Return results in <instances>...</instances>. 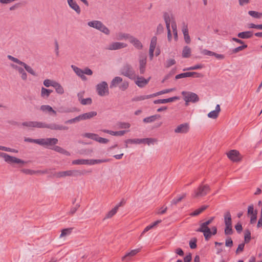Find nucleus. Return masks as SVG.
I'll return each instance as SVG.
<instances>
[{"mask_svg": "<svg viewBox=\"0 0 262 262\" xmlns=\"http://www.w3.org/2000/svg\"><path fill=\"white\" fill-rule=\"evenodd\" d=\"M97 115V113L96 111H91L89 112H87L81 115H79V116L69 119L68 120H67L65 122V123L66 124H73L76 122H78L82 120H86L88 119H91L94 117L96 116Z\"/></svg>", "mask_w": 262, "mask_h": 262, "instance_id": "obj_1", "label": "nucleus"}, {"mask_svg": "<svg viewBox=\"0 0 262 262\" xmlns=\"http://www.w3.org/2000/svg\"><path fill=\"white\" fill-rule=\"evenodd\" d=\"M214 219V217H211L208 221L200 224V228L196 231L203 233L206 241H208L211 236V229L208 227Z\"/></svg>", "mask_w": 262, "mask_h": 262, "instance_id": "obj_2", "label": "nucleus"}, {"mask_svg": "<svg viewBox=\"0 0 262 262\" xmlns=\"http://www.w3.org/2000/svg\"><path fill=\"white\" fill-rule=\"evenodd\" d=\"M108 159H77L72 161L73 165H93L102 163L107 162Z\"/></svg>", "mask_w": 262, "mask_h": 262, "instance_id": "obj_3", "label": "nucleus"}, {"mask_svg": "<svg viewBox=\"0 0 262 262\" xmlns=\"http://www.w3.org/2000/svg\"><path fill=\"white\" fill-rule=\"evenodd\" d=\"M88 25L92 28H95L105 35H108L110 31L101 21L99 20H93L88 23Z\"/></svg>", "mask_w": 262, "mask_h": 262, "instance_id": "obj_4", "label": "nucleus"}, {"mask_svg": "<svg viewBox=\"0 0 262 262\" xmlns=\"http://www.w3.org/2000/svg\"><path fill=\"white\" fill-rule=\"evenodd\" d=\"M84 172L79 170H69L67 171H59L55 174L56 178H64L66 177H79L83 174Z\"/></svg>", "mask_w": 262, "mask_h": 262, "instance_id": "obj_5", "label": "nucleus"}, {"mask_svg": "<svg viewBox=\"0 0 262 262\" xmlns=\"http://www.w3.org/2000/svg\"><path fill=\"white\" fill-rule=\"evenodd\" d=\"M121 73L122 75L131 79H135L137 77L136 72L132 66L128 63L125 64L123 66L121 70Z\"/></svg>", "mask_w": 262, "mask_h": 262, "instance_id": "obj_6", "label": "nucleus"}, {"mask_svg": "<svg viewBox=\"0 0 262 262\" xmlns=\"http://www.w3.org/2000/svg\"><path fill=\"white\" fill-rule=\"evenodd\" d=\"M7 58L13 62L23 67L24 69L30 74L32 75L33 76H36V73L34 71V70L30 66H28L26 63L20 61L18 58H15L10 55H8L7 56Z\"/></svg>", "mask_w": 262, "mask_h": 262, "instance_id": "obj_7", "label": "nucleus"}, {"mask_svg": "<svg viewBox=\"0 0 262 262\" xmlns=\"http://www.w3.org/2000/svg\"><path fill=\"white\" fill-rule=\"evenodd\" d=\"M0 157L4 158L5 161L9 164L17 163L24 164L26 163V162L20 159L11 156L5 152H0Z\"/></svg>", "mask_w": 262, "mask_h": 262, "instance_id": "obj_8", "label": "nucleus"}, {"mask_svg": "<svg viewBox=\"0 0 262 262\" xmlns=\"http://www.w3.org/2000/svg\"><path fill=\"white\" fill-rule=\"evenodd\" d=\"M96 90L98 95L104 96L109 94L108 84L106 82L102 81L96 85Z\"/></svg>", "mask_w": 262, "mask_h": 262, "instance_id": "obj_9", "label": "nucleus"}, {"mask_svg": "<svg viewBox=\"0 0 262 262\" xmlns=\"http://www.w3.org/2000/svg\"><path fill=\"white\" fill-rule=\"evenodd\" d=\"M210 191L209 186L207 185H201L194 192L192 195L194 198H198L200 196H203L206 195L207 193Z\"/></svg>", "mask_w": 262, "mask_h": 262, "instance_id": "obj_10", "label": "nucleus"}, {"mask_svg": "<svg viewBox=\"0 0 262 262\" xmlns=\"http://www.w3.org/2000/svg\"><path fill=\"white\" fill-rule=\"evenodd\" d=\"M182 94L187 104L189 102H196L199 100L198 96L192 92L183 91Z\"/></svg>", "mask_w": 262, "mask_h": 262, "instance_id": "obj_11", "label": "nucleus"}, {"mask_svg": "<svg viewBox=\"0 0 262 262\" xmlns=\"http://www.w3.org/2000/svg\"><path fill=\"white\" fill-rule=\"evenodd\" d=\"M147 62V56L146 54L140 52L139 54V71L141 74H143L145 72L146 66Z\"/></svg>", "mask_w": 262, "mask_h": 262, "instance_id": "obj_12", "label": "nucleus"}, {"mask_svg": "<svg viewBox=\"0 0 262 262\" xmlns=\"http://www.w3.org/2000/svg\"><path fill=\"white\" fill-rule=\"evenodd\" d=\"M193 77L195 78H202L203 77V75L200 73L195 72H189L186 73H183L178 75H177L175 77L176 79L183 78L186 77Z\"/></svg>", "mask_w": 262, "mask_h": 262, "instance_id": "obj_13", "label": "nucleus"}, {"mask_svg": "<svg viewBox=\"0 0 262 262\" xmlns=\"http://www.w3.org/2000/svg\"><path fill=\"white\" fill-rule=\"evenodd\" d=\"M10 67L15 70L20 75L21 78L23 80H26L27 79V74L25 71L24 68L19 64H15L14 63H11Z\"/></svg>", "mask_w": 262, "mask_h": 262, "instance_id": "obj_14", "label": "nucleus"}, {"mask_svg": "<svg viewBox=\"0 0 262 262\" xmlns=\"http://www.w3.org/2000/svg\"><path fill=\"white\" fill-rule=\"evenodd\" d=\"M58 139L55 138H48L45 139H39V144L42 146H52L58 143Z\"/></svg>", "mask_w": 262, "mask_h": 262, "instance_id": "obj_15", "label": "nucleus"}, {"mask_svg": "<svg viewBox=\"0 0 262 262\" xmlns=\"http://www.w3.org/2000/svg\"><path fill=\"white\" fill-rule=\"evenodd\" d=\"M127 45L121 42H113L110 43L106 47V49L108 50H117L125 48Z\"/></svg>", "mask_w": 262, "mask_h": 262, "instance_id": "obj_16", "label": "nucleus"}, {"mask_svg": "<svg viewBox=\"0 0 262 262\" xmlns=\"http://www.w3.org/2000/svg\"><path fill=\"white\" fill-rule=\"evenodd\" d=\"M190 129L189 125L187 123H185L179 125L174 130L176 134H184L187 133Z\"/></svg>", "mask_w": 262, "mask_h": 262, "instance_id": "obj_17", "label": "nucleus"}, {"mask_svg": "<svg viewBox=\"0 0 262 262\" xmlns=\"http://www.w3.org/2000/svg\"><path fill=\"white\" fill-rule=\"evenodd\" d=\"M182 31L184 35V39L185 42L187 44L190 43L191 39L188 33V25L184 22L182 24Z\"/></svg>", "mask_w": 262, "mask_h": 262, "instance_id": "obj_18", "label": "nucleus"}, {"mask_svg": "<svg viewBox=\"0 0 262 262\" xmlns=\"http://www.w3.org/2000/svg\"><path fill=\"white\" fill-rule=\"evenodd\" d=\"M129 42L137 49L141 50L143 49V46L141 41L137 38L133 36L130 37Z\"/></svg>", "mask_w": 262, "mask_h": 262, "instance_id": "obj_19", "label": "nucleus"}, {"mask_svg": "<svg viewBox=\"0 0 262 262\" xmlns=\"http://www.w3.org/2000/svg\"><path fill=\"white\" fill-rule=\"evenodd\" d=\"M48 128L54 130H67L69 129L68 126L56 123L48 124Z\"/></svg>", "mask_w": 262, "mask_h": 262, "instance_id": "obj_20", "label": "nucleus"}, {"mask_svg": "<svg viewBox=\"0 0 262 262\" xmlns=\"http://www.w3.org/2000/svg\"><path fill=\"white\" fill-rule=\"evenodd\" d=\"M40 110L45 113H48L51 115H56V111L49 105H42L40 107Z\"/></svg>", "mask_w": 262, "mask_h": 262, "instance_id": "obj_21", "label": "nucleus"}, {"mask_svg": "<svg viewBox=\"0 0 262 262\" xmlns=\"http://www.w3.org/2000/svg\"><path fill=\"white\" fill-rule=\"evenodd\" d=\"M137 80L135 81L136 84L140 88L145 86L149 82L150 77L148 79H145L143 77H139L137 76Z\"/></svg>", "mask_w": 262, "mask_h": 262, "instance_id": "obj_22", "label": "nucleus"}, {"mask_svg": "<svg viewBox=\"0 0 262 262\" xmlns=\"http://www.w3.org/2000/svg\"><path fill=\"white\" fill-rule=\"evenodd\" d=\"M71 68L74 71V72L76 73V74L78 76L80 77L82 80H86L87 79L86 76L84 75H83V70L79 68L78 67L74 65H72Z\"/></svg>", "mask_w": 262, "mask_h": 262, "instance_id": "obj_23", "label": "nucleus"}, {"mask_svg": "<svg viewBox=\"0 0 262 262\" xmlns=\"http://www.w3.org/2000/svg\"><path fill=\"white\" fill-rule=\"evenodd\" d=\"M67 2L71 8L75 11L77 14L80 13V8L74 0H67Z\"/></svg>", "mask_w": 262, "mask_h": 262, "instance_id": "obj_24", "label": "nucleus"}, {"mask_svg": "<svg viewBox=\"0 0 262 262\" xmlns=\"http://www.w3.org/2000/svg\"><path fill=\"white\" fill-rule=\"evenodd\" d=\"M238 152L235 150H232L228 154V157L232 161L236 162L239 160Z\"/></svg>", "mask_w": 262, "mask_h": 262, "instance_id": "obj_25", "label": "nucleus"}, {"mask_svg": "<svg viewBox=\"0 0 262 262\" xmlns=\"http://www.w3.org/2000/svg\"><path fill=\"white\" fill-rule=\"evenodd\" d=\"M220 111H221L220 106L219 104H217L215 107V110L209 112L207 116L210 118L216 119L218 117Z\"/></svg>", "mask_w": 262, "mask_h": 262, "instance_id": "obj_26", "label": "nucleus"}, {"mask_svg": "<svg viewBox=\"0 0 262 262\" xmlns=\"http://www.w3.org/2000/svg\"><path fill=\"white\" fill-rule=\"evenodd\" d=\"M140 251V249H137L132 250L130 252L126 253L123 257L122 258V260H125L128 261L130 260V257L134 256L136 254H137Z\"/></svg>", "mask_w": 262, "mask_h": 262, "instance_id": "obj_27", "label": "nucleus"}, {"mask_svg": "<svg viewBox=\"0 0 262 262\" xmlns=\"http://www.w3.org/2000/svg\"><path fill=\"white\" fill-rule=\"evenodd\" d=\"M122 78L119 76L114 77L110 83V88L111 89L119 86L121 82H122Z\"/></svg>", "mask_w": 262, "mask_h": 262, "instance_id": "obj_28", "label": "nucleus"}, {"mask_svg": "<svg viewBox=\"0 0 262 262\" xmlns=\"http://www.w3.org/2000/svg\"><path fill=\"white\" fill-rule=\"evenodd\" d=\"M131 35L128 33H125L122 32H119L116 34V37L117 40H129L130 37H131Z\"/></svg>", "mask_w": 262, "mask_h": 262, "instance_id": "obj_29", "label": "nucleus"}, {"mask_svg": "<svg viewBox=\"0 0 262 262\" xmlns=\"http://www.w3.org/2000/svg\"><path fill=\"white\" fill-rule=\"evenodd\" d=\"M253 36V32L252 31H245L238 33L237 34L238 37L242 39H248L252 37Z\"/></svg>", "mask_w": 262, "mask_h": 262, "instance_id": "obj_30", "label": "nucleus"}, {"mask_svg": "<svg viewBox=\"0 0 262 262\" xmlns=\"http://www.w3.org/2000/svg\"><path fill=\"white\" fill-rule=\"evenodd\" d=\"M224 219L225 226L232 225L231 215L229 211L224 213Z\"/></svg>", "mask_w": 262, "mask_h": 262, "instance_id": "obj_31", "label": "nucleus"}, {"mask_svg": "<svg viewBox=\"0 0 262 262\" xmlns=\"http://www.w3.org/2000/svg\"><path fill=\"white\" fill-rule=\"evenodd\" d=\"M160 118H161V116L160 115L156 114L155 115H152V116L145 118L143 119V121L144 123H151V122H153L155 121L156 120L160 119Z\"/></svg>", "mask_w": 262, "mask_h": 262, "instance_id": "obj_32", "label": "nucleus"}, {"mask_svg": "<svg viewBox=\"0 0 262 262\" xmlns=\"http://www.w3.org/2000/svg\"><path fill=\"white\" fill-rule=\"evenodd\" d=\"M142 144H146L148 146L150 145H154L157 143L158 140L156 138H147L142 139Z\"/></svg>", "mask_w": 262, "mask_h": 262, "instance_id": "obj_33", "label": "nucleus"}, {"mask_svg": "<svg viewBox=\"0 0 262 262\" xmlns=\"http://www.w3.org/2000/svg\"><path fill=\"white\" fill-rule=\"evenodd\" d=\"M151 98H153L152 94L150 95H140V96H137L135 97H134L132 99L133 101H142L145 99H149Z\"/></svg>", "mask_w": 262, "mask_h": 262, "instance_id": "obj_34", "label": "nucleus"}, {"mask_svg": "<svg viewBox=\"0 0 262 262\" xmlns=\"http://www.w3.org/2000/svg\"><path fill=\"white\" fill-rule=\"evenodd\" d=\"M191 50L188 46H185L182 50V56L183 58H189L191 55Z\"/></svg>", "mask_w": 262, "mask_h": 262, "instance_id": "obj_35", "label": "nucleus"}, {"mask_svg": "<svg viewBox=\"0 0 262 262\" xmlns=\"http://www.w3.org/2000/svg\"><path fill=\"white\" fill-rule=\"evenodd\" d=\"M52 92V90L42 87L41 90V96L43 98H48Z\"/></svg>", "mask_w": 262, "mask_h": 262, "instance_id": "obj_36", "label": "nucleus"}, {"mask_svg": "<svg viewBox=\"0 0 262 262\" xmlns=\"http://www.w3.org/2000/svg\"><path fill=\"white\" fill-rule=\"evenodd\" d=\"M53 88H55L56 92L59 94H63L64 93V89L60 84L56 82L53 85Z\"/></svg>", "mask_w": 262, "mask_h": 262, "instance_id": "obj_37", "label": "nucleus"}, {"mask_svg": "<svg viewBox=\"0 0 262 262\" xmlns=\"http://www.w3.org/2000/svg\"><path fill=\"white\" fill-rule=\"evenodd\" d=\"M34 127L38 128H48V124L39 121H34Z\"/></svg>", "mask_w": 262, "mask_h": 262, "instance_id": "obj_38", "label": "nucleus"}, {"mask_svg": "<svg viewBox=\"0 0 262 262\" xmlns=\"http://www.w3.org/2000/svg\"><path fill=\"white\" fill-rule=\"evenodd\" d=\"M157 38L156 36H154L151 38L150 42V46H149V51H155L156 45H157Z\"/></svg>", "mask_w": 262, "mask_h": 262, "instance_id": "obj_39", "label": "nucleus"}, {"mask_svg": "<svg viewBox=\"0 0 262 262\" xmlns=\"http://www.w3.org/2000/svg\"><path fill=\"white\" fill-rule=\"evenodd\" d=\"M117 211L118 207H115L113 209H112L106 214L103 220H104L107 219L111 218L117 213Z\"/></svg>", "mask_w": 262, "mask_h": 262, "instance_id": "obj_40", "label": "nucleus"}, {"mask_svg": "<svg viewBox=\"0 0 262 262\" xmlns=\"http://www.w3.org/2000/svg\"><path fill=\"white\" fill-rule=\"evenodd\" d=\"M142 139H127L124 142L127 144H142Z\"/></svg>", "mask_w": 262, "mask_h": 262, "instance_id": "obj_41", "label": "nucleus"}, {"mask_svg": "<svg viewBox=\"0 0 262 262\" xmlns=\"http://www.w3.org/2000/svg\"><path fill=\"white\" fill-rule=\"evenodd\" d=\"M248 14L251 16L255 18H260L262 17V13L258 12L255 11H249Z\"/></svg>", "mask_w": 262, "mask_h": 262, "instance_id": "obj_42", "label": "nucleus"}, {"mask_svg": "<svg viewBox=\"0 0 262 262\" xmlns=\"http://www.w3.org/2000/svg\"><path fill=\"white\" fill-rule=\"evenodd\" d=\"M72 228H66L64 229L61 231V233L60 235V237L62 238L70 235L72 232Z\"/></svg>", "mask_w": 262, "mask_h": 262, "instance_id": "obj_43", "label": "nucleus"}, {"mask_svg": "<svg viewBox=\"0 0 262 262\" xmlns=\"http://www.w3.org/2000/svg\"><path fill=\"white\" fill-rule=\"evenodd\" d=\"M174 89H166V90H164L159 91L157 93H154V94H152L153 97H156L157 96H159V95H160L162 94L168 93L169 92H171L174 91Z\"/></svg>", "mask_w": 262, "mask_h": 262, "instance_id": "obj_44", "label": "nucleus"}, {"mask_svg": "<svg viewBox=\"0 0 262 262\" xmlns=\"http://www.w3.org/2000/svg\"><path fill=\"white\" fill-rule=\"evenodd\" d=\"M207 208V206H203L200 208L195 210L194 212H192L190 215L191 216H196L200 214L202 212L205 210Z\"/></svg>", "mask_w": 262, "mask_h": 262, "instance_id": "obj_45", "label": "nucleus"}, {"mask_svg": "<svg viewBox=\"0 0 262 262\" xmlns=\"http://www.w3.org/2000/svg\"><path fill=\"white\" fill-rule=\"evenodd\" d=\"M128 82L127 81H123L119 85V88L121 91H125L128 88Z\"/></svg>", "mask_w": 262, "mask_h": 262, "instance_id": "obj_46", "label": "nucleus"}, {"mask_svg": "<svg viewBox=\"0 0 262 262\" xmlns=\"http://www.w3.org/2000/svg\"><path fill=\"white\" fill-rule=\"evenodd\" d=\"M171 28L172 29L173 35L174 37V39L176 40L178 39V32H177V24L176 22L173 21L171 23Z\"/></svg>", "mask_w": 262, "mask_h": 262, "instance_id": "obj_47", "label": "nucleus"}, {"mask_svg": "<svg viewBox=\"0 0 262 262\" xmlns=\"http://www.w3.org/2000/svg\"><path fill=\"white\" fill-rule=\"evenodd\" d=\"M247 48V45L246 44H244L241 46H239L237 48L233 49L232 51V53L235 54V53H237L244 50L245 49H246Z\"/></svg>", "mask_w": 262, "mask_h": 262, "instance_id": "obj_48", "label": "nucleus"}, {"mask_svg": "<svg viewBox=\"0 0 262 262\" xmlns=\"http://www.w3.org/2000/svg\"><path fill=\"white\" fill-rule=\"evenodd\" d=\"M97 136H98V135H97V134H93V133H85V134H83V135H82V136L83 137L88 138L94 140L95 141H96V140H97L96 138H97Z\"/></svg>", "mask_w": 262, "mask_h": 262, "instance_id": "obj_49", "label": "nucleus"}, {"mask_svg": "<svg viewBox=\"0 0 262 262\" xmlns=\"http://www.w3.org/2000/svg\"><path fill=\"white\" fill-rule=\"evenodd\" d=\"M186 196V193H184L181 196H179L177 198H174L173 199L171 202L172 205H176L177 203L180 202L183 198H184Z\"/></svg>", "mask_w": 262, "mask_h": 262, "instance_id": "obj_50", "label": "nucleus"}, {"mask_svg": "<svg viewBox=\"0 0 262 262\" xmlns=\"http://www.w3.org/2000/svg\"><path fill=\"white\" fill-rule=\"evenodd\" d=\"M118 127L122 129L129 128L130 127V124L127 122H120L118 123Z\"/></svg>", "mask_w": 262, "mask_h": 262, "instance_id": "obj_51", "label": "nucleus"}, {"mask_svg": "<svg viewBox=\"0 0 262 262\" xmlns=\"http://www.w3.org/2000/svg\"><path fill=\"white\" fill-rule=\"evenodd\" d=\"M127 130H120V131H112L111 133V135L115 136H123L126 133H127Z\"/></svg>", "mask_w": 262, "mask_h": 262, "instance_id": "obj_52", "label": "nucleus"}, {"mask_svg": "<svg viewBox=\"0 0 262 262\" xmlns=\"http://www.w3.org/2000/svg\"><path fill=\"white\" fill-rule=\"evenodd\" d=\"M203 66L202 64H196L194 66H192L186 69H184L183 71H191V70H195L198 69H201L203 68Z\"/></svg>", "mask_w": 262, "mask_h": 262, "instance_id": "obj_53", "label": "nucleus"}, {"mask_svg": "<svg viewBox=\"0 0 262 262\" xmlns=\"http://www.w3.org/2000/svg\"><path fill=\"white\" fill-rule=\"evenodd\" d=\"M225 234L226 235H231L233 233V229L232 225L225 226Z\"/></svg>", "mask_w": 262, "mask_h": 262, "instance_id": "obj_54", "label": "nucleus"}, {"mask_svg": "<svg viewBox=\"0 0 262 262\" xmlns=\"http://www.w3.org/2000/svg\"><path fill=\"white\" fill-rule=\"evenodd\" d=\"M56 81H52L50 79H45L43 81V84L46 87H49L50 86H52L53 87V85H54V83H55Z\"/></svg>", "mask_w": 262, "mask_h": 262, "instance_id": "obj_55", "label": "nucleus"}, {"mask_svg": "<svg viewBox=\"0 0 262 262\" xmlns=\"http://www.w3.org/2000/svg\"><path fill=\"white\" fill-rule=\"evenodd\" d=\"M23 126L28 127L29 128L34 127V121H26L21 123Z\"/></svg>", "mask_w": 262, "mask_h": 262, "instance_id": "obj_56", "label": "nucleus"}, {"mask_svg": "<svg viewBox=\"0 0 262 262\" xmlns=\"http://www.w3.org/2000/svg\"><path fill=\"white\" fill-rule=\"evenodd\" d=\"M92 102V99L91 98H87L85 99H81L80 100V103L82 105L91 104Z\"/></svg>", "mask_w": 262, "mask_h": 262, "instance_id": "obj_57", "label": "nucleus"}, {"mask_svg": "<svg viewBox=\"0 0 262 262\" xmlns=\"http://www.w3.org/2000/svg\"><path fill=\"white\" fill-rule=\"evenodd\" d=\"M97 140H96V141L102 144H106L109 141V140L106 138H102L99 137L98 135L97 137Z\"/></svg>", "mask_w": 262, "mask_h": 262, "instance_id": "obj_58", "label": "nucleus"}, {"mask_svg": "<svg viewBox=\"0 0 262 262\" xmlns=\"http://www.w3.org/2000/svg\"><path fill=\"white\" fill-rule=\"evenodd\" d=\"M176 62L174 59H169L166 60L165 65V67L166 68H169L170 66L176 64Z\"/></svg>", "mask_w": 262, "mask_h": 262, "instance_id": "obj_59", "label": "nucleus"}, {"mask_svg": "<svg viewBox=\"0 0 262 262\" xmlns=\"http://www.w3.org/2000/svg\"><path fill=\"white\" fill-rule=\"evenodd\" d=\"M24 141L27 142L34 143L37 144H39V139H33L29 138H25Z\"/></svg>", "mask_w": 262, "mask_h": 262, "instance_id": "obj_60", "label": "nucleus"}, {"mask_svg": "<svg viewBox=\"0 0 262 262\" xmlns=\"http://www.w3.org/2000/svg\"><path fill=\"white\" fill-rule=\"evenodd\" d=\"M21 171L26 174H29V175L34 174V170H31V169H23L21 170Z\"/></svg>", "mask_w": 262, "mask_h": 262, "instance_id": "obj_61", "label": "nucleus"}, {"mask_svg": "<svg viewBox=\"0 0 262 262\" xmlns=\"http://www.w3.org/2000/svg\"><path fill=\"white\" fill-rule=\"evenodd\" d=\"M213 52L212 51H209L207 49H202L201 51V53L204 55H208V56H212V54H213Z\"/></svg>", "mask_w": 262, "mask_h": 262, "instance_id": "obj_62", "label": "nucleus"}, {"mask_svg": "<svg viewBox=\"0 0 262 262\" xmlns=\"http://www.w3.org/2000/svg\"><path fill=\"white\" fill-rule=\"evenodd\" d=\"M248 214L251 215L253 214H257V211L254 210V208H253V205H250L248 207Z\"/></svg>", "mask_w": 262, "mask_h": 262, "instance_id": "obj_63", "label": "nucleus"}, {"mask_svg": "<svg viewBox=\"0 0 262 262\" xmlns=\"http://www.w3.org/2000/svg\"><path fill=\"white\" fill-rule=\"evenodd\" d=\"M225 245L229 247H231L233 246V241L230 237H228L226 239Z\"/></svg>", "mask_w": 262, "mask_h": 262, "instance_id": "obj_64", "label": "nucleus"}]
</instances>
